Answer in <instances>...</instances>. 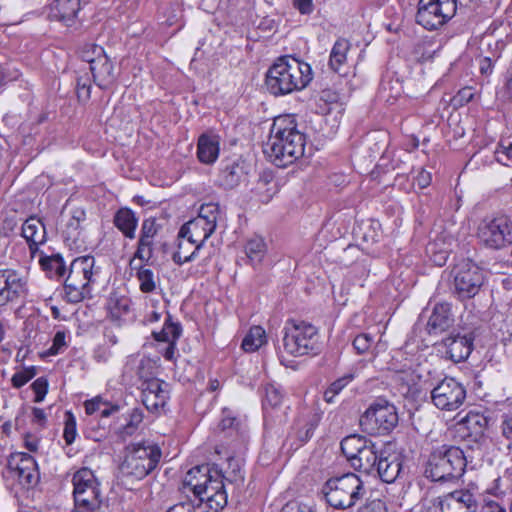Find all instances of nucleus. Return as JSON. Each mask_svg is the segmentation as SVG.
<instances>
[{"label": "nucleus", "instance_id": "412c9836", "mask_svg": "<svg viewBox=\"0 0 512 512\" xmlns=\"http://www.w3.org/2000/svg\"><path fill=\"white\" fill-rule=\"evenodd\" d=\"M25 277L11 269L0 270V307L27 295Z\"/></svg>", "mask_w": 512, "mask_h": 512}, {"label": "nucleus", "instance_id": "6e6552de", "mask_svg": "<svg viewBox=\"0 0 512 512\" xmlns=\"http://www.w3.org/2000/svg\"><path fill=\"white\" fill-rule=\"evenodd\" d=\"M359 423L370 435L389 434L398 424L396 407L385 399H377L361 415Z\"/></svg>", "mask_w": 512, "mask_h": 512}, {"label": "nucleus", "instance_id": "473e14b6", "mask_svg": "<svg viewBox=\"0 0 512 512\" xmlns=\"http://www.w3.org/2000/svg\"><path fill=\"white\" fill-rule=\"evenodd\" d=\"M133 270H136V278L139 283V289L142 293L150 294L155 292L159 284V276L154 271L148 268L146 265L131 266Z\"/></svg>", "mask_w": 512, "mask_h": 512}, {"label": "nucleus", "instance_id": "774afa93", "mask_svg": "<svg viewBox=\"0 0 512 512\" xmlns=\"http://www.w3.org/2000/svg\"><path fill=\"white\" fill-rule=\"evenodd\" d=\"M503 436L512 440V416L507 417L502 423Z\"/></svg>", "mask_w": 512, "mask_h": 512}, {"label": "nucleus", "instance_id": "69168bd1", "mask_svg": "<svg viewBox=\"0 0 512 512\" xmlns=\"http://www.w3.org/2000/svg\"><path fill=\"white\" fill-rule=\"evenodd\" d=\"M166 512H196L195 506L190 503H178L170 507Z\"/></svg>", "mask_w": 512, "mask_h": 512}, {"label": "nucleus", "instance_id": "0e129e2a", "mask_svg": "<svg viewBox=\"0 0 512 512\" xmlns=\"http://www.w3.org/2000/svg\"><path fill=\"white\" fill-rule=\"evenodd\" d=\"M167 346L162 351L163 357L168 361H174L177 353L176 342H166Z\"/></svg>", "mask_w": 512, "mask_h": 512}, {"label": "nucleus", "instance_id": "bf43d9fd", "mask_svg": "<svg viewBox=\"0 0 512 512\" xmlns=\"http://www.w3.org/2000/svg\"><path fill=\"white\" fill-rule=\"evenodd\" d=\"M496 154H497L498 162L502 163V159L500 158L499 155L505 156L507 161L512 162V142H509L508 145L500 144L496 150ZM503 164L508 165L507 163H504V162H503Z\"/></svg>", "mask_w": 512, "mask_h": 512}, {"label": "nucleus", "instance_id": "f3484780", "mask_svg": "<svg viewBox=\"0 0 512 512\" xmlns=\"http://www.w3.org/2000/svg\"><path fill=\"white\" fill-rule=\"evenodd\" d=\"M149 361L141 360L138 367V375L143 382L142 389V402L151 412H157L159 409L164 408L169 399V384L158 378H145L142 370L145 364Z\"/></svg>", "mask_w": 512, "mask_h": 512}, {"label": "nucleus", "instance_id": "4c0bfd02", "mask_svg": "<svg viewBox=\"0 0 512 512\" xmlns=\"http://www.w3.org/2000/svg\"><path fill=\"white\" fill-rule=\"evenodd\" d=\"M282 399H283V393L279 387L275 386L274 384H267L265 386V398L263 400V409L265 411L264 425L266 428L269 425V421H270L269 419L271 417V415L268 411V407H271V408L278 407L281 404Z\"/></svg>", "mask_w": 512, "mask_h": 512}, {"label": "nucleus", "instance_id": "09e8293b", "mask_svg": "<svg viewBox=\"0 0 512 512\" xmlns=\"http://www.w3.org/2000/svg\"><path fill=\"white\" fill-rule=\"evenodd\" d=\"M36 368L34 366L25 368L19 372H16L11 379L12 385L15 388H21L27 384L35 375Z\"/></svg>", "mask_w": 512, "mask_h": 512}, {"label": "nucleus", "instance_id": "9b49d317", "mask_svg": "<svg viewBox=\"0 0 512 512\" xmlns=\"http://www.w3.org/2000/svg\"><path fill=\"white\" fill-rule=\"evenodd\" d=\"M477 236L485 247L502 249L512 243L511 221L504 215L483 219L478 226Z\"/></svg>", "mask_w": 512, "mask_h": 512}, {"label": "nucleus", "instance_id": "f257e3e1", "mask_svg": "<svg viewBox=\"0 0 512 512\" xmlns=\"http://www.w3.org/2000/svg\"><path fill=\"white\" fill-rule=\"evenodd\" d=\"M305 144V134L298 129L295 118L281 115L273 120L263 152L274 165L286 167L304 156Z\"/></svg>", "mask_w": 512, "mask_h": 512}, {"label": "nucleus", "instance_id": "49530a36", "mask_svg": "<svg viewBox=\"0 0 512 512\" xmlns=\"http://www.w3.org/2000/svg\"><path fill=\"white\" fill-rule=\"evenodd\" d=\"M91 79L88 73L79 75L76 80V93L79 101L86 102L91 96Z\"/></svg>", "mask_w": 512, "mask_h": 512}, {"label": "nucleus", "instance_id": "1a4fd4ad", "mask_svg": "<svg viewBox=\"0 0 512 512\" xmlns=\"http://www.w3.org/2000/svg\"><path fill=\"white\" fill-rule=\"evenodd\" d=\"M73 496L77 512H96L101 506L99 482L92 470L82 468L73 475Z\"/></svg>", "mask_w": 512, "mask_h": 512}, {"label": "nucleus", "instance_id": "423d86ee", "mask_svg": "<svg viewBox=\"0 0 512 512\" xmlns=\"http://www.w3.org/2000/svg\"><path fill=\"white\" fill-rule=\"evenodd\" d=\"M284 350L295 357L315 355L319 352L318 329L303 320L288 319L283 327Z\"/></svg>", "mask_w": 512, "mask_h": 512}, {"label": "nucleus", "instance_id": "393cba45", "mask_svg": "<svg viewBox=\"0 0 512 512\" xmlns=\"http://www.w3.org/2000/svg\"><path fill=\"white\" fill-rule=\"evenodd\" d=\"M21 235L26 240L32 256L38 251L40 245L47 240L44 223L37 217H29L22 224Z\"/></svg>", "mask_w": 512, "mask_h": 512}, {"label": "nucleus", "instance_id": "13d9d810", "mask_svg": "<svg viewBox=\"0 0 512 512\" xmlns=\"http://www.w3.org/2000/svg\"><path fill=\"white\" fill-rule=\"evenodd\" d=\"M293 6L301 14H311L314 10L313 0H293Z\"/></svg>", "mask_w": 512, "mask_h": 512}, {"label": "nucleus", "instance_id": "a878e982", "mask_svg": "<svg viewBox=\"0 0 512 512\" xmlns=\"http://www.w3.org/2000/svg\"><path fill=\"white\" fill-rule=\"evenodd\" d=\"M215 471L208 465H198L192 467L183 479V488L186 492H192L195 495L199 492L212 478Z\"/></svg>", "mask_w": 512, "mask_h": 512}, {"label": "nucleus", "instance_id": "ea45409f", "mask_svg": "<svg viewBox=\"0 0 512 512\" xmlns=\"http://www.w3.org/2000/svg\"><path fill=\"white\" fill-rule=\"evenodd\" d=\"M245 253L252 265L259 264L266 254V244L260 237H254L247 241Z\"/></svg>", "mask_w": 512, "mask_h": 512}, {"label": "nucleus", "instance_id": "338daca9", "mask_svg": "<svg viewBox=\"0 0 512 512\" xmlns=\"http://www.w3.org/2000/svg\"><path fill=\"white\" fill-rule=\"evenodd\" d=\"M481 512H506V510L497 502L489 501L482 506Z\"/></svg>", "mask_w": 512, "mask_h": 512}, {"label": "nucleus", "instance_id": "4be33fe9", "mask_svg": "<svg viewBox=\"0 0 512 512\" xmlns=\"http://www.w3.org/2000/svg\"><path fill=\"white\" fill-rule=\"evenodd\" d=\"M94 52H96V60L92 61L90 71L94 83L100 89L105 90L110 88L117 79L115 68L103 48H94Z\"/></svg>", "mask_w": 512, "mask_h": 512}, {"label": "nucleus", "instance_id": "39448f33", "mask_svg": "<svg viewBox=\"0 0 512 512\" xmlns=\"http://www.w3.org/2000/svg\"><path fill=\"white\" fill-rule=\"evenodd\" d=\"M367 492L365 482L354 473L329 479L323 487L326 502L339 510L352 509L365 498Z\"/></svg>", "mask_w": 512, "mask_h": 512}, {"label": "nucleus", "instance_id": "c03bdc74", "mask_svg": "<svg viewBox=\"0 0 512 512\" xmlns=\"http://www.w3.org/2000/svg\"><path fill=\"white\" fill-rule=\"evenodd\" d=\"M354 379L353 373H348L341 378H338L324 392V399L327 403H332L334 397L339 394L344 387H346Z\"/></svg>", "mask_w": 512, "mask_h": 512}, {"label": "nucleus", "instance_id": "7c9ffc66", "mask_svg": "<svg viewBox=\"0 0 512 512\" xmlns=\"http://www.w3.org/2000/svg\"><path fill=\"white\" fill-rule=\"evenodd\" d=\"M142 419V412L138 409H133L128 416H123L121 418L122 421L114 427V434L119 440L125 441L137 431Z\"/></svg>", "mask_w": 512, "mask_h": 512}, {"label": "nucleus", "instance_id": "680f3d73", "mask_svg": "<svg viewBox=\"0 0 512 512\" xmlns=\"http://www.w3.org/2000/svg\"><path fill=\"white\" fill-rule=\"evenodd\" d=\"M431 180H432L431 173L427 172L424 169H421L415 178V183L418 185V187L423 189L430 185Z\"/></svg>", "mask_w": 512, "mask_h": 512}, {"label": "nucleus", "instance_id": "79ce46f5", "mask_svg": "<svg viewBox=\"0 0 512 512\" xmlns=\"http://www.w3.org/2000/svg\"><path fill=\"white\" fill-rule=\"evenodd\" d=\"M154 254V239L139 237L137 249L134 253L133 258L130 261V266L133 265L136 259L141 262L148 263Z\"/></svg>", "mask_w": 512, "mask_h": 512}, {"label": "nucleus", "instance_id": "dca6fc26", "mask_svg": "<svg viewBox=\"0 0 512 512\" xmlns=\"http://www.w3.org/2000/svg\"><path fill=\"white\" fill-rule=\"evenodd\" d=\"M481 493L475 484L445 494L439 501L440 512H477Z\"/></svg>", "mask_w": 512, "mask_h": 512}, {"label": "nucleus", "instance_id": "864d4df0", "mask_svg": "<svg viewBox=\"0 0 512 512\" xmlns=\"http://www.w3.org/2000/svg\"><path fill=\"white\" fill-rule=\"evenodd\" d=\"M35 393V402H42L48 391V382L44 377L37 378L31 385Z\"/></svg>", "mask_w": 512, "mask_h": 512}, {"label": "nucleus", "instance_id": "9d476101", "mask_svg": "<svg viewBox=\"0 0 512 512\" xmlns=\"http://www.w3.org/2000/svg\"><path fill=\"white\" fill-rule=\"evenodd\" d=\"M458 0H419L416 22L427 30H436L457 12Z\"/></svg>", "mask_w": 512, "mask_h": 512}, {"label": "nucleus", "instance_id": "5701e85b", "mask_svg": "<svg viewBox=\"0 0 512 512\" xmlns=\"http://www.w3.org/2000/svg\"><path fill=\"white\" fill-rule=\"evenodd\" d=\"M474 334L468 332L465 334H451L447 338L443 339V345L446 348L447 357L455 362L460 363L470 356L474 347Z\"/></svg>", "mask_w": 512, "mask_h": 512}, {"label": "nucleus", "instance_id": "4d7b16f0", "mask_svg": "<svg viewBox=\"0 0 512 512\" xmlns=\"http://www.w3.org/2000/svg\"><path fill=\"white\" fill-rule=\"evenodd\" d=\"M94 48H102L96 44H86L80 51V57L83 61L89 64V69L92 67V61L96 60V52H94Z\"/></svg>", "mask_w": 512, "mask_h": 512}, {"label": "nucleus", "instance_id": "f704fd0d", "mask_svg": "<svg viewBox=\"0 0 512 512\" xmlns=\"http://www.w3.org/2000/svg\"><path fill=\"white\" fill-rule=\"evenodd\" d=\"M267 343L265 330L261 326H252L245 335L241 347L245 352H255Z\"/></svg>", "mask_w": 512, "mask_h": 512}, {"label": "nucleus", "instance_id": "f03ea898", "mask_svg": "<svg viewBox=\"0 0 512 512\" xmlns=\"http://www.w3.org/2000/svg\"><path fill=\"white\" fill-rule=\"evenodd\" d=\"M499 462L495 450H433L427 457L425 475L432 481H442L471 469L493 466Z\"/></svg>", "mask_w": 512, "mask_h": 512}, {"label": "nucleus", "instance_id": "a19ab883", "mask_svg": "<svg viewBox=\"0 0 512 512\" xmlns=\"http://www.w3.org/2000/svg\"><path fill=\"white\" fill-rule=\"evenodd\" d=\"M486 423V419L478 414L469 413L457 424V432L462 438L470 437L471 434L468 432L472 427H478L476 434L482 433V427Z\"/></svg>", "mask_w": 512, "mask_h": 512}, {"label": "nucleus", "instance_id": "de8ad7c7", "mask_svg": "<svg viewBox=\"0 0 512 512\" xmlns=\"http://www.w3.org/2000/svg\"><path fill=\"white\" fill-rule=\"evenodd\" d=\"M64 431L63 437L65 439L66 445H71L75 440L77 431H76V418L75 416L67 411L65 413V422H64Z\"/></svg>", "mask_w": 512, "mask_h": 512}, {"label": "nucleus", "instance_id": "cd10ccee", "mask_svg": "<svg viewBox=\"0 0 512 512\" xmlns=\"http://www.w3.org/2000/svg\"><path fill=\"white\" fill-rule=\"evenodd\" d=\"M245 174L246 172L243 161H229L221 169L218 181L225 189H233L239 185Z\"/></svg>", "mask_w": 512, "mask_h": 512}, {"label": "nucleus", "instance_id": "b1692460", "mask_svg": "<svg viewBox=\"0 0 512 512\" xmlns=\"http://www.w3.org/2000/svg\"><path fill=\"white\" fill-rule=\"evenodd\" d=\"M454 324V315L452 313V306L447 302L437 303L428 319L426 330L429 335H438Z\"/></svg>", "mask_w": 512, "mask_h": 512}, {"label": "nucleus", "instance_id": "f8f14e48", "mask_svg": "<svg viewBox=\"0 0 512 512\" xmlns=\"http://www.w3.org/2000/svg\"><path fill=\"white\" fill-rule=\"evenodd\" d=\"M454 292L461 300L475 297L484 283L483 270L470 260L460 262L454 269Z\"/></svg>", "mask_w": 512, "mask_h": 512}, {"label": "nucleus", "instance_id": "7ed1b4c3", "mask_svg": "<svg viewBox=\"0 0 512 512\" xmlns=\"http://www.w3.org/2000/svg\"><path fill=\"white\" fill-rule=\"evenodd\" d=\"M220 214L216 203L203 204L198 215L183 224L178 232V246L172 259L182 265L196 259L199 250L206 240L214 233Z\"/></svg>", "mask_w": 512, "mask_h": 512}, {"label": "nucleus", "instance_id": "6ab92c4d", "mask_svg": "<svg viewBox=\"0 0 512 512\" xmlns=\"http://www.w3.org/2000/svg\"><path fill=\"white\" fill-rule=\"evenodd\" d=\"M465 397L464 387L454 378H444L431 391L433 404L441 410L458 409L463 404Z\"/></svg>", "mask_w": 512, "mask_h": 512}, {"label": "nucleus", "instance_id": "58836bf2", "mask_svg": "<svg viewBox=\"0 0 512 512\" xmlns=\"http://www.w3.org/2000/svg\"><path fill=\"white\" fill-rule=\"evenodd\" d=\"M85 411L88 415L99 412L101 417H109L110 415L119 411V405L110 404L104 401L100 396L85 402Z\"/></svg>", "mask_w": 512, "mask_h": 512}, {"label": "nucleus", "instance_id": "ddd939ff", "mask_svg": "<svg viewBox=\"0 0 512 512\" xmlns=\"http://www.w3.org/2000/svg\"><path fill=\"white\" fill-rule=\"evenodd\" d=\"M216 433L218 437L226 441L228 445H249V429L246 417L230 408L222 409Z\"/></svg>", "mask_w": 512, "mask_h": 512}, {"label": "nucleus", "instance_id": "8fccbe9b", "mask_svg": "<svg viewBox=\"0 0 512 512\" xmlns=\"http://www.w3.org/2000/svg\"><path fill=\"white\" fill-rule=\"evenodd\" d=\"M67 347L66 332L57 331L53 337L52 345L47 350V355L53 356L64 351Z\"/></svg>", "mask_w": 512, "mask_h": 512}, {"label": "nucleus", "instance_id": "052dcab7", "mask_svg": "<svg viewBox=\"0 0 512 512\" xmlns=\"http://www.w3.org/2000/svg\"><path fill=\"white\" fill-rule=\"evenodd\" d=\"M280 512H314L306 505L298 504L297 502H288L285 504Z\"/></svg>", "mask_w": 512, "mask_h": 512}, {"label": "nucleus", "instance_id": "a211bd4d", "mask_svg": "<svg viewBox=\"0 0 512 512\" xmlns=\"http://www.w3.org/2000/svg\"><path fill=\"white\" fill-rule=\"evenodd\" d=\"M224 476L215 471V476L194 496L197 507L204 512H220L227 503L228 496L223 482Z\"/></svg>", "mask_w": 512, "mask_h": 512}, {"label": "nucleus", "instance_id": "5fc2aeb1", "mask_svg": "<svg viewBox=\"0 0 512 512\" xmlns=\"http://www.w3.org/2000/svg\"><path fill=\"white\" fill-rule=\"evenodd\" d=\"M474 93L472 88L465 87L458 91V93L452 98L454 106H463L469 103L473 99Z\"/></svg>", "mask_w": 512, "mask_h": 512}, {"label": "nucleus", "instance_id": "a18cd8bd", "mask_svg": "<svg viewBox=\"0 0 512 512\" xmlns=\"http://www.w3.org/2000/svg\"><path fill=\"white\" fill-rule=\"evenodd\" d=\"M374 446V443H371L370 440L360 434L348 435L340 442V448H374Z\"/></svg>", "mask_w": 512, "mask_h": 512}, {"label": "nucleus", "instance_id": "3c124183", "mask_svg": "<svg viewBox=\"0 0 512 512\" xmlns=\"http://www.w3.org/2000/svg\"><path fill=\"white\" fill-rule=\"evenodd\" d=\"M160 225L154 218L145 219L141 226L140 237L152 238L158 234Z\"/></svg>", "mask_w": 512, "mask_h": 512}, {"label": "nucleus", "instance_id": "6e6d98bb", "mask_svg": "<svg viewBox=\"0 0 512 512\" xmlns=\"http://www.w3.org/2000/svg\"><path fill=\"white\" fill-rule=\"evenodd\" d=\"M358 512H388L386 503L380 499L367 501Z\"/></svg>", "mask_w": 512, "mask_h": 512}, {"label": "nucleus", "instance_id": "c85d7f7f", "mask_svg": "<svg viewBox=\"0 0 512 512\" xmlns=\"http://www.w3.org/2000/svg\"><path fill=\"white\" fill-rule=\"evenodd\" d=\"M351 44L345 38H339L333 45L329 57L330 68L339 74H345L344 67L347 63V53Z\"/></svg>", "mask_w": 512, "mask_h": 512}, {"label": "nucleus", "instance_id": "c9c22d12", "mask_svg": "<svg viewBox=\"0 0 512 512\" xmlns=\"http://www.w3.org/2000/svg\"><path fill=\"white\" fill-rule=\"evenodd\" d=\"M40 265L50 278H62L66 272L63 258L59 254L41 257Z\"/></svg>", "mask_w": 512, "mask_h": 512}, {"label": "nucleus", "instance_id": "e433bc0d", "mask_svg": "<svg viewBox=\"0 0 512 512\" xmlns=\"http://www.w3.org/2000/svg\"><path fill=\"white\" fill-rule=\"evenodd\" d=\"M131 300L126 296L112 294L107 302V310L112 320L119 321L130 311Z\"/></svg>", "mask_w": 512, "mask_h": 512}, {"label": "nucleus", "instance_id": "0eeeda50", "mask_svg": "<svg viewBox=\"0 0 512 512\" xmlns=\"http://www.w3.org/2000/svg\"><path fill=\"white\" fill-rule=\"evenodd\" d=\"M95 258L85 255L74 259L64 282V290L70 303H79L91 296V285L95 282Z\"/></svg>", "mask_w": 512, "mask_h": 512}, {"label": "nucleus", "instance_id": "4468645a", "mask_svg": "<svg viewBox=\"0 0 512 512\" xmlns=\"http://www.w3.org/2000/svg\"><path fill=\"white\" fill-rule=\"evenodd\" d=\"M161 456V450H129L119 465V472L123 477L140 480L157 467Z\"/></svg>", "mask_w": 512, "mask_h": 512}, {"label": "nucleus", "instance_id": "603ef678", "mask_svg": "<svg viewBox=\"0 0 512 512\" xmlns=\"http://www.w3.org/2000/svg\"><path fill=\"white\" fill-rule=\"evenodd\" d=\"M373 343V339L369 334H359L353 340V347L358 354L366 353Z\"/></svg>", "mask_w": 512, "mask_h": 512}, {"label": "nucleus", "instance_id": "bb28decb", "mask_svg": "<svg viewBox=\"0 0 512 512\" xmlns=\"http://www.w3.org/2000/svg\"><path fill=\"white\" fill-rule=\"evenodd\" d=\"M220 137L216 134H202L197 142V158L206 165L213 164L219 156Z\"/></svg>", "mask_w": 512, "mask_h": 512}, {"label": "nucleus", "instance_id": "20e7f679", "mask_svg": "<svg viewBox=\"0 0 512 512\" xmlns=\"http://www.w3.org/2000/svg\"><path fill=\"white\" fill-rule=\"evenodd\" d=\"M312 69L306 62L282 56L268 69L265 84L275 95H286L304 89L312 80Z\"/></svg>", "mask_w": 512, "mask_h": 512}, {"label": "nucleus", "instance_id": "72a5a7b5", "mask_svg": "<svg viewBox=\"0 0 512 512\" xmlns=\"http://www.w3.org/2000/svg\"><path fill=\"white\" fill-rule=\"evenodd\" d=\"M182 334V326L179 322L172 321L171 315H167L160 331L152 333L154 339L159 342H177Z\"/></svg>", "mask_w": 512, "mask_h": 512}, {"label": "nucleus", "instance_id": "2f4dec72", "mask_svg": "<svg viewBox=\"0 0 512 512\" xmlns=\"http://www.w3.org/2000/svg\"><path fill=\"white\" fill-rule=\"evenodd\" d=\"M80 8V0H56L51 9V14L54 18L69 26Z\"/></svg>", "mask_w": 512, "mask_h": 512}, {"label": "nucleus", "instance_id": "2eb2a0df", "mask_svg": "<svg viewBox=\"0 0 512 512\" xmlns=\"http://www.w3.org/2000/svg\"><path fill=\"white\" fill-rule=\"evenodd\" d=\"M4 477L17 480L19 485L24 488L36 484L39 473L34 457L22 451L11 453L7 460Z\"/></svg>", "mask_w": 512, "mask_h": 512}, {"label": "nucleus", "instance_id": "e2e57ef3", "mask_svg": "<svg viewBox=\"0 0 512 512\" xmlns=\"http://www.w3.org/2000/svg\"><path fill=\"white\" fill-rule=\"evenodd\" d=\"M486 492L496 497L504 495L505 491L501 485V477L497 476L490 487L486 489Z\"/></svg>", "mask_w": 512, "mask_h": 512}, {"label": "nucleus", "instance_id": "37998d69", "mask_svg": "<svg viewBox=\"0 0 512 512\" xmlns=\"http://www.w3.org/2000/svg\"><path fill=\"white\" fill-rule=\"evenodd\" d=\"M319 417L317 414H312L307 421H298L296 437L299 440V445L302 446L312 437L315 427L318 425Z\"/></svg>", "mask_w": 512, "mask_h": 512}, {"label": "nucleus", "instance_id": "c756f323", "mask_svg": "<svg viewBox=\"0 0 512 512\" xmlns=\"http://www.w3.org/2000/svg\"><path fill=\"white\" fill-rule=\"evenodd\" d=\"M114 225L129 239L135 238L138 218L129 208H120L114 215Z\"/></svg>", "mask_w": 512, "mask_h": 512}, {"label": "nucleus", "instance_id": "aec40b11", "mask_svg": "<svg viewBox=\"0 0 512 512\" xmlns=\"http://www.w3.org/2000/svg\"><path fill=\"white\" fill-rule=\"evenodd\" d=\"M357 451L362 453L365 450ZM369 451L374 455V461L381 480L386 483H393L403 469L405 456L400 450H379L378 454L374 453L373 450Z\"/></svg>", "mask_w": 512, "mask_h": 512}]
</instances>
